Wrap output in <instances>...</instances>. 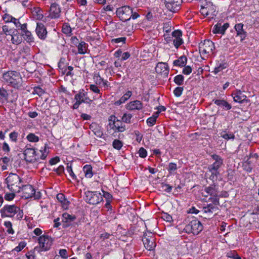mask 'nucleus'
<instances>
[{
	"label": "nucleus",
	"instance_id": "1",
	"mask_svg": "<svg viewBox=\"0 0 259 259\" xmlns=\"http://www.w3.org/2000/svg\"><path fill=\"white\" fill-rule=\"evenodd\" d=\"M0 212L2 218H12L16 215L15 219L19 221L22 219L24 214L23 210L15 204L4 205Z\"/></svg>",
	"mask_w": 259,
	"mask_h": 259
},
{
	"label": "nucleus",
	"instance_id": "2",
	"mask_svg": "<svg viewBox=\"0 0 259 259\" xmlns=\"http://www.w3.org/2000/svg\"><path fill=\"white\" fill-rule=\"evenodd\" d=\"M48 148V144H45L44 149L40 150L41 155L39 157L38 154H36L34 149L29 147L27 145L24 151V159L29 162H34L38 161L39 159H45L49 153V151H47Z\"/></svg>",
	"mask_w": 259,
	"mask_h": 259
},
{
	"label": "nucleus",
	"instance_id": "3",
	"mask_svg": "<svg viewBox=\"0 0 259 259\" xmlns=\"http://www.w3.org/2000/svg\"><path fill=\"white\" fill-rule=\"evenodd\" d=\"M3 78L5 82L15 89H21L23 87L22 78L19 72L9 71L3 74Z\"/></svg>",
	"mask_w": 259,
	"mask_h": 259
},
{
	"label": "nucleus",
	"instance_id": "4",
	"mask_svg": "<svg viewBox=\"0 0 259 259\" xmlns=\"http://www.w3.org/2000/svg\"><path fill=\"white\" fill-rule=\"evenodd\" d=\"M8 188L12 192L21 191L22 180L16 174L10 173L6 179Z\"/></svg>",
	"mask_w": 259,
	"mask_h": 259
},
{
	"label": "nucleus",
	"instance_id": "5",
	"mask_svg": "<svg viewBox=\"0 0 259 259\" xmlns=\"http://www.w3.org/2000/svg\"><path fill=\"white\" fill-rule=\"evenodd\" d=\"M215 49L214 43L209 40H204L199 44V51L201 56L207 57L213 54Z\"/></svg>",
	"mask_w": 259,
	"mask_h": 259
},
{
	"label": "nucleus",
	"instance_id": "6",
	"mask_svg": "<svg viewBox=\"0 0 259 259\" xmlns=\"http://www.w3.org/2000/svg\"><path fill=\"white\" fill-rule=\"evenodd\" d=\"M39 246L34 247L38 252L46 251L50 249L53 244L52 238L48 235H42L38 238Z\"/></svg>",
	"mask_w": 259,
	"mask_h": 259
},
{
	"label": "nucleus",
	"instance_id": "7",
	"mask_svg": "<svg viewBox=\"0 0 259 259\" xmlns=\"http://www.w3.org/2000/svg\"><path fill=\"white\" fill-rule=\"evenodd\" d=\"M211 157L212 158L214 162L208 166V169L209 171L211 174L210 177L213 178L214 176L217 177L219 174L218 169L221 167L223 164V159L219 155L215 154L211 155Z\"/></svg>",
	"mask_w": 259,
	"mask_h": 259
},
{
	"label": "nucleus",
	"instance_id": "8",
	"mask_svg": "<svg viewBox=\"0 0 259 259\" xmlns=\"http://www.w3.org/2000/svg\"><path fill=\"white\" fill-rule=\"evenodd\" d=\"M21 191L22 192V197L25 199L34 198V199H39L41 198V193L39 191L36 192L31 185L22 186Z\"/></svg>",
	"mask_w": 259,
	"mask_h": 259
},
{
	"label": "nucleus",
	"instance_id": "9",
	"mask_svg": "<svg viewBox=\"0 0 259 259\" xmlns=\"http://www.w3.org/2000/svg\"><path fill=\"white\" fill-rule=\"evenodd\" d=\"M184 230L188 234L197 235L203 230V226L199 221L195 219L186 225Z\"/></svg>",
	"mask_w": 259,
	"mask_h": 259
},
{
	"label": "nucleus",
	"instance_id": "10",
	"mask_svg": "<svg viewBox=\"0 0 259 259\" xmlns=\"http://www.w3.org/2000/svg\"><path fill=\"white\" fill-rule=\"evenodd\" d=\"M108 127L115 132H123L125 131V125L122 121L117 119L114 115H111L109 117Z\"/></svg>",
	"mask_w": 259,
	"mask_h": 259
},
{
	"label": "nucleus",
	"instance_id": "11",
	"mask_svg": "<svg viewBox=\"0 0 259 259\" xmlns=\"http://www.w3.org/2000/svg\"><path fill=\"white\" fill-rule=\"evenodd\" d=\"M103 200L101 193L98 192L88 191L85 193V200L91 204L95 205Z\"/></svg>",
	"mask_w": 259,
	"mask_h": 259
},
{
	"label": "nucleus",
	"instance_id": "12",
	"mask_svg": "<svg viewBox=\"0 0 259 259\" xmlns=\"http://www.w3.org/2000/svg\"><path fill=\"white\" fill-rule=\"evenodd\" d=\"M116 13L120 20L125 22L131 18L132 9L129 6H123L117 9Z\"/></svg>",
	"mask_w": 259,
	"mask_h": 259
},
{
	"label": "nucleus",
	"instance_id": "13",
	"mask_svg": "<svg viewBox=\"0 0 259 259\" xmlns=\"http://www.w3.org/2000/svg\"><path fill=\"white\" fill-rule=\"evenodd\" d=\"M142 241L145 247L148 250H152L156 246L153 234L151 232L145 233L143 235Z\"/></svg>",
	"mask_w": 259,
	"mask_h": 259
},
{
	"label": "nucleus",
	"instance_id": "14",
	"mask_svg": "<svg viewBox=\"0 0 259 259\" xmlns=\"http://www.w3.org/2000/svg\"><path fill=\"white\" fill-rule=\"evenodd\" d=\"M76 217L75 215H71L67 212L62 214V222L63 228H67L70 226H78V224L74 221L76 220Z\"/></svg>",
	"mask_w": 259,
	"mask_h": 259
},
{
	"label": "nucleus",
	"instance_id": "15",
	"mask_svg": "<svg viewBox=\"0 0 259 259\" xmlns=\"http://www.w3.org/2000/svg\"><path fill=\"white\" fill-rule=\"evenodd\" d=\"M74 99L79 101L81 104L84 103L89 105L93 103V100L89 98L88 96V93L85 92L84 90H80L78 93L75 95Z\"/></svg>",
	"mask_w": 259,
	"mask_h": 259
},
{
	"label": "nucleus",
	"instance_id": "16",
	"mask_svg": "<svg viewBox=\"0 0 259 259\" xmlns=\"http://www.w3.org/2000/svg\"><path fill=\"white\" fill-rule=\"evenodd\" d=\"M182 3V0H164L166 8L172 12L179 10Z\"/></svg>",
	"mask_w": 259,
	"mask_h": 259
},
{
	"label": "nucleus",
	"instance_id": "17",
	"mask_svg": "<svg viewBox=\"0 0 259 259\" xmlns=\"http://www.w3.org/2000/svg\"><path fill=\"white\" fill-rule=\"evenodd\" d=\"M215 11V6L212 5V3L209 2H206L205 4L201 6L200 10V13L203 16H207L209 14L214 15L213 14Z\"/></svg>",
	"mask_w": 259,
	"mask_h": 259
},
{
	"label": "nucleus",
	"instance_id": "18",
	"mask_svg": "<svg viewBox=\"0 0 259 259\" xmlns=\"http://www.w3.org/2000/svg\"><path fill=\"white\" fill-rule=\"evenodd\" d=\"M155 71L162 76L166 77L168 76L169 73L168 66L165 63L159 62L155 67Z\"/></svg>",
	"mask_w": 259,
	"mask_h": 259
},
{
	"label": "nucleus",
	"instance_id": "19",
	"mask_svg": "<svg viewBox=\"0 0 259 259\" xmlns=\"http://www.w3.org/2000/svg\"><path fill=\"white\" fill-rule=\"evenodd\" d=\"M61 8L56 3L51 4L49 10V17L51 19H57L60 16Z\"/></svg>",
	"mask_w": 259,
	"mask_h": 259
},
{
	"label": "nucleus",
	"instance_id": "20",
	"mask_svg": "<svg viewBox=\"0 0 259 259\" xmlns=\"http://www.w3.org/2000/svg\"><path fill=\"white\" fill-rule=\"evenodd\" d=\"M171 38L174 46L178 49L183 43V40L182 38V32L181 30H176L172 33Z\"/></svg>",
	"mask_w": 259,
	"mask_h": 259
},
{
	"label": "nucleus",
	"instance_id": "21",
	"mask_svg": "<svg viewBox=\"0 0 259 259\" xmlns=\"http://www.w3.org/2000/svg\"><path fill=\"white\" fill-rule=\"evenodd\" d=\"M35 32L39 38L45 40L47 36V28L42 23H37L35 28Z\"/></svg>",
	"mask_w": 259,
	"mask_h": 259
},
{
	"label": "nucleus",
	"instance_id": "22",
	"mask_svg": "<svg viewBox=\"0 0 259 259\" xmlns=\"http://www.w3.org/2000/svg\"><path fill=\"white\" fill-rule=\"evenodd\" d=\"M232 96L235 102L242 103L247 101L246 99V96L240 90H236L233 92L232 94Z\"/></svg>",
	"mask_w": 259,
	"mask_h": 259
},
{
	"label": "nucleus",
	"instance_id": "23",
	"mask_svg": "<svg viewBox=\"0 0 259 259\" xmlns=\"http://www.w3.org/2000/svg\"><path fill=\"white\" fill-rule=\"evenodd\" d=\"M143 108V103L139 100H135L126 105V108L128 110H140Z\"/></svg>",
	"mask_w": 259,
	"mask_h": 259
},
{
	"label": "nucleus",
	"instance_id": "24",
	"mask_svg": "<svg viewBox=\"0 0 259 259\" xmlns=\"http://www.w3.org/2000/svg\"><path fill=\"white\" fill-rule=\"evenodd\" d=\"M10 36L11 37L12 43L13 44L19 45L22 41V34H20L17 29L13 30Z\"/></svg>",
	"mask_w": 259,
	"mask_h": 259
},
{
	"label": "nucleus",
	"instance_id": "25",
	"mask_svg": "<svg viewBox=\"0 0 259 259\" xmlns=\"http://www.w3.org/2000/svg\"><path fill=\"white\" fill-rule=\"evenodd\" d=\"M229 26L228 23H224L223 25L221 23H217L213 27L212 32L213 33L224 34Z\"/></svg>",
	"mask_w": 259,
	"mask_h": 259
},
{
	"label": "nucleus",
	"instance_id": "26",
	"mask_svg": "<svg viewBox=\"0 0 259 259\" xmlns=\"http://www.w3.org/2000/svg\"><path fill=\"white\" fill-rule=\"evenodd\" d=\"M93 78L97 85L107 88L110 87V83L102 78L99 74H95Z\"/></svg>",
	"mask_w": 259,
	"mask_h": 259
},
{
	"label": "nucleus",
	"instance_id": "27",
	"mask_svg": "<svg viewBox=\"0 0 259 259\" xmlns=\"http://www.w3.org/2000/svg\"><path fill=\"white\" fill-rule=\"evenodd\" d=\"M243 24L238 23L235 25L234 28L236 31L237 36L240 38V40H243L246 37V32L243 30Z\"/></svg>",
	"mask_w": 259,
	"mask_h": 259
},
{
	"label": "nucleus",
	"instance_id": "28",
	"mask_svg": "<svg viewBox=\"0 0 259 259\" xmlns=\"http://www.w3.org/2000/svg\"><path fill=\"white\" fill-rule=\"evenodd\" d=\"M56 197L57 200L61 203L62 207L65 209H67L69 202L65 198V195L62 193H59L57 195Z\"/></svg>",
	"mask_w": 259,
	"mask_h": 259
},
{
	"label": "nucleus",
	"instance_id": "29",
	"mask_svg": "<svg viewBox=\"0 0 259 259\" xmlns=\"http://www.w3.org/2000/svg\"><path fill=\"white\" fill-rule=\"evenodd\" d=\"M90 128L97 137L101 138L103 135L101 127L95 123L91 124Z\"/></svg>",
	"mask_w": 259,
	"mask_h": 259
},
{
	"label": "nucleus",
	"instance_id": "30",
	"mask_svg": "<svg viewBox=\"0 0 259 259\" xmlns=\"http://www.w3.org/2000/svg\"><path fill=\"white\" fill-rule=\"evenodd\" d=\"M213 103L217 105L222 107L225 110H228L231 109V105L224 100H213Z\"/></svg>",
	"mask_w": 259,
	"mask_h": 259
},
{
	"label": "nucleus",
	"instance_id": "31",
	"mask_svg": "<svg viewBox=\"0 0 259 259\" xmlns=\"http://www.w3.org/2000/svg\"><path fill=\"white\" fill-rule=\"evenodd\" d=\"M187 62V58L186 56L183 55L180 57L177 60L173 62V65L175 66L182 67L185 66Z\"/></svg>",
	"mask_w": 259,
	"mask_h": 259
},
{
	"label": "nucleus",
	"instance_id": "32",
	"mask_svg": "<svg viewBox=\"0 0 259 259\" xmlns=\"http://www.w3.org/2000/svg\"><path fill=\"white\" fill-rule=\"evenodd\" d=\"M33 17L36 20H42L44 17L42 10L39 7H34L32 10Z\"/></svg>",
	"mask_w": 259,
	"mask_h": 259
},
{
	"label": "nucleus",
	"instance_id": "33",
	"mask_svg": "<svg viewBox=\"0 0 259 259\" xmlns=\"http://www.w3.org/2000/svg\"><path fill=\"white\" fill-rule=\"evenodd\" d=\"M204 191L211 196H216L218 195V190L215 188V186L211 185L204 188Z\"/></svg>",
	"mask_w": 259,
	"mask_h": 259
},
{
	"label": "nucleus",
	"instance_id": "34",
	"mask_svg": "<svg viewBox=\"0 0 259 259\" xmlns=\"http://www.w3.org/2000/svg\"><path fill=\"white\" fill-rule=\"evenodd\" d=\"M76 47L77 48L78 54L82 55L87 53L88 45L84 41H81Z\"/></svg>",
	"mask_w": 259,
	"mask_h": 259
},
{
	"label": "nucleus",
	"instance_id": "35",
	"mask_svg": "<svg viewBox=\"0 0 259 259\" xmlns=\"http://www.w3.org/2000/svg\"><path fill=\"white\" fill-rule=\"evenodd\" d=\"M22 36L23 37L24 39L29 44L34 43V37L31 32L28 30L24 32H21Z\"/></svg>",
	"mask_w": 259,
	"mask_h": 259
},
{
	"label": "nucleus",
	"instance_id": "36",
	"mask_svg": "<svg viewBox=\"0 0 259 259\" xmlns=\"http://www.w3.org/2000/svg\"><path fill=\"white\" fill-rule=\"evenodd\" d=\"M219 209L218 207L213 205L212 204H208L207 206L203 207V211L204 213H211L212 214L213 211H215Z\"/></svg>",
	"mask_w": 259,
	"mask_h": 259
},
{
	"label": "nucleus",
	"instance_id": "37",
	"mask_svg": "<svg viewBox=\"0 0 259 259\" xmlns=\"http://www.w3.org/2000/svg\"><path fill=\"white\" fill-rule=\"evenodd\" d=\"M132 94V93L131 91H127L123 96L120 98L119 100L115 102V105L119 106L120 104L125 103V102L131 97Z\"/></svg>",
	"mask_w": 259,
	"mask_h": 259
},
{
	"label": "nucleus",
	"instance_id": "38",
	"mask_svg": "<svg viewBox=\"0 0 259 259\" xmlns=\"http://www.w3.org/2000/svg\"><path fill=\"white\" fill-rule=\"evenodd\" d=\"M83 171L86 178H91L93 176L92 167L91 165L87 164L83 167Z\"/></svg>",
	"mask_w": 259,
	"mask_h": 259
},
{
	"label": "nucleus",
	"instance_id": "39",
	"mask_svg": "<svg viewBox=\"0 0 259 259\" xmlns=\"http://www.w3.org/2000/svg\"><path fill=\"white\" fill-rule=\"evenodd\" d=\"M228 67L227 63L222 62L219 63L214 68L213 72L215 74H218L219 72L222 71L223 69L226 68Z\"/></svg>",
	"mask_w": 259,
	"mask_h": 259
},
{
	"label": "nucleus",
	"instance_id": "40",
	"mask_svg": "<svg viewBox=\"0 0 259 259\" xmlns=\"http://www.w3.org/2000/svg\"><path fill=\"white\" fill-rule=\"evenodd\" d=\"M242 167L244 170L248 172H250L253 168L252 162L249 159H248L242 164Z\"/></svg>",
	"mask_w": 259,
	"mask_h": 259
},
{
	"label": "nucleus",
	"instance_id": "41",
	"mask_svg": "<svg viewBox=\"0 0 259 259\" xmlns=\"http://www.w3.org/2000/svg\"><path fill=\"white\" fill-rule=\"evenodd\" d=\"M62 31L67 36H70L72 34L71 28L69 24L66 23L63 24Z\"/></svg>",
	"mask_w": 259,
	"mask_h": 259
},
{
	"label": "nucleus",
	"instance_id": "42",
	"mask_svg": "<svg viewBox=\"0 0 259 259\" xmlns=\"http://www.w3.org/2000/svg\"><path fill=\"white\" fill-rule=\"evenodd\" d=\"M221 137L225 140H234L235 139V135L232 133H227L225 131H223L221 133Z\"/></svg>",
	"mask_w": 259,
	"mask_h": 259
},
{
	"label": "nucleus",
	"instance_id": "43",
	"mask_svg": "<svg viewBox=\"0 0 259 259\" xmlns=\"http://www.w3.org/2000/svg\"><path fill=\"white\" fill-rule=\"evenodd\" d=\"M8 97L9 94L7 91L3 88H0V100L7 101Z\"/></svg>",
	"mask_w": 259,
	"mask_h": 259
},
{
	"label": "nucleus",
	"instance_id": "44",
	"mask_svg": "<svg viewBox=\"0 0 259 259\" xmlns=\"http://www.w3.org/2000/svg\"><path fill=\"white\" fill-rule=\"evenodd\" d=\"M184 81V77L181 74L176 75L174 77V81L178 85L183 84Z\"/></svg>",
	"mask_w": 259,
	"mask_h": 259
},
{
	"label": "nucleus",
	"instance_id": "45",
	"mask_svg": "<svg viewBox=\"0 0 259 259\" xmlns=\"http://www.w3.org/2000/svg\"><path fill=\"white\" fill-rule=\"evenodd\" d=\"M4 226L7 228V232L9 234H13L14 231L12 228V224L10 221H6L4 224Z\"/></svg>",
	"mask_w": 259,
	"mask_h": 259
},
{
	"label": "nucleus",
	"instance_id": "46",
	"mask_svg": "<svg viewBox=\"0 0 259 259\" xmlns=\"http://www.w3.org/2000/svg\"><path fill=\"white\" fill-rule=\"evenodd\" d=\"M27 139L31 142H37L39 141V137L34 134L30 133L27 136Z\"/></svg>",
	"mask_w": 259,
	"mask_h": 259
},
{
	"label": "nucleus",
	"instance_id": "47",
	"mask_svg": "<svg viewBox=\"0 0 259 259\" xmlns=\"http://www.w3.org/2000/svg\"><path fill=\"white\" fill-rule=\"evenodd\" d=\"M112 145L114 148L120 150L122 147L123 144L121 141L116 139L113 141Z\"/></svg>",
	"mask_w": 259,
	"mask_h": 259
},
{
	"label": "nucleus",
	"instance_id": "48",
	"mask_svg": "<svg viewBox=\"0 0 259 259\" xmlns=\"http://www.w3.org/2000/svg\"><path fill=\"white\" fill-rule=\"evenodd\" d=\"M157 116L152 115V116L149 117L147 120V123L149 126H153L156 121Z\"/></svg>",
	"mask_w": 259,
	"mask_h": 259
},
{
	"label": "nucleus",
	"instance_id": "49",
	"mask_svg": "<svg viewBox=\"0 0 259 259\" xmlns=\"http://www.w3.org/2000/svg\"><path fill=\"white\" fill-rule=\"evenodd\" d=\"M45 91L41 88L39 86L35 87L34 88L33 92L34 94H37L39 96H41L45 94Z\"/></svg>",
	"mask_w": 259,
	"mask_h": 259
},
{
	"label": "nucleus",
	"instance_id": "50",
	"mask_svg": "<svg viewBox=\"0 0 259 259\" xmlns=\"http://www.w3.org/2000/svg\"><path fill=\"white\" fill-rule=\"evenodd\" d=\"M132 117V115L130 113H124L122 117V121L125 123H130Z\"/></svg>",
	"mask_w": 259,
	"mask_h": 259
},
{
	"label": "nucleus",
	"instance_id": "51",
	"mask_svg": "<svg viewBox=\"0 0 259 259\" xmlns=\"http://www.w3.org/2000/svg\"><path fill=\"white\" fill-rule=\"evenodd\" d=\"M66 170L69 173L70 176L73 180L76 179V176L73 172L72 167L71 165H69V163L67 164V166L66 167Z\"/></svg>",
	"mask_w": 259,
	"mask_h": 259
},
{
	"label": "nucleus",
	"instance_id": "52",
	"mask_svg": "<svg viewBox=\"0 0 259 259\" xmlns=\"http://www.w3.org/2000/svg\"><path fill=\"white\" fill-rule=\"evenodd\" d=\"M161 188L164 191L168 193H170L172 190L171 186H170L169 184L164 183H162L161 184Z\"/></svg>",
	"mask_w": 259,
	"mask_h": 259
},
{
	"label": "nucleus",
	"instance_id": "53",
	"mask_svg": "<svg viewBox=\"0 0 259 259\" xmlns=\"http://www.w3.org/2000/svg\"><path fill=\"white\" fill-rule=\"evenodd\" d=\"M103 195H102V197H104L106 201H111L112 200V195L108 192L105 191L104 190H102Z\"/></svg>",
	"mask_w": 259,
	"mask_h": 259
},
{
	"label": "nucleus",
	"instance_id": "54",
	"mask_svg": "<svg viewBox=\"0 0 259 259\" xmlns=\"http://www.w3.org/2000/svg\"><path fill=\"white\" fill-rule=\"evenodd\" d=\"M167 169L169 174L171 175L173 171L177 169V165L176 163L171 162L169 164Z\"/></svg>",
	"mask_w": 259,
	"mask_h": 259
},
{
	"label": "nucleus",
	"instance_id": "55",
	"mask_svg": "<svg viewBox=\"0 0 259 259\" xmlns=\"http://www.w3.org/2000/svg\"><path fill=\"white\" fill-rule=\"evenodd\" d=\"M183 87H177L174 91V94L177 97H180L183 92Z\"/></svg>",
	"mask_w": 259,
	"mask_h": 259
},
{
	"label": "nucleus",
	"instance_id": "56",
	"mask_svg": "<svg viewBox=\"0 0 259 259\" xmlns=\"http://www.w3.org/2000/svg\"><path fill=\"white\" fill-rule=\"evenodd\" d=\"M90 89L94 92L95 93L99 94H100V97H101L102 93H101L100 90L99 89V88L97 86V85L95 84H91L90 86Z\"/></svg>",
	"mask_w": 259,
	"mask_h": 259
},
{
	"label": "nucleus",
	"instance_id": "57",
	"mask_svg": "<svg viewBox=\"0 0 259 259\" xmlns=\"http://www.w3.org/2000/svg\"><path fill=\"white\" fill-rule=\"evenodd\" d=\"M14 18H15L13 17L12 16L8 14H5L3 16V19L6 23H8V22H13Z\"/></svg>",
	"mask_w": 259,
	"mask_h": 259
},
{
	"label": "nucleus",
	"instance_id": "58",
	"mask_svg": "<svg viewBox=\"0 0 259 259\" xmlns=\"http://www.w3.org/2000/svg\"><path fill=\"white\" fill-rule=\"evenodd\" d=\"M126 40V37H121L117 38H114L112 39V42L115 44H119L121 42L122 44H125Z\"/></svg>",
	"mask_w": 259,
	"mask_h": 259
},
{
	"label": "nucleus",
	"instance_id": "59",
	"mask_svg": "<svg viewBox=\"0 0 259 259\" xmlns=\"http://www.w3.org/2000/svg\"><path fill=\"white\" fill-rule=\"evenodd\" d=\"M26 245L25 242L22 241L19 243L18 246H16L14 249L16 251L19 252L25 247Z\"/></svg>",
	"mask_w": 259,
	"mask_h": 259
},
{
	"label": "nucleus",
	"instance_id": "60",
	"mask_svg": "<svg viewBox=\"0 0 259 259\" xmlns=\"http://www.w3.org/2000/svg\"><path fill=\"white\" fill-rule=\"evenodd\" d=\"M138 153L139 154V156L142 158H145L147 156V151L145 149H144L143 147L140 148Z\"/></svg>",
	"mask_w": 259,
	"mask_h": 259
},
{
	"label": "nucleus",
	"instance_id": "61",
	"mask_svg": "<svg viewBox=\"0 0 259 259\" xmlns=\"http://www.w3.org/2000/svg\"><path fill=\"white\" fill-rule=\"evenodd\" d=\"M184 68L183 69V73L185 75H189L190 74L192 71V69L191 67L190 66H184Z\"/></svg>",
	"mask_w": 259,
	"mask_h": 259
},
{
	"label": "nucleus",
	"instance_id": "62",
	"mask_svg": "<svg viewBox=\"0 0 259 259\" xmlns=\"http://www.w3.org/2000/svg\"><path fill=\"white\" fill-rule=\"evenodd\" d=\"M209 199L212 202V204L213 205H215L217 206V205H220L219 198L218 197V195L216 196H212V197H210Z\"/></svg>",
	"mask_w": 259,
	"mask_h": 259
},
{
	"label": "nucleus",
	"instance_id": "63",
	"mask_svg": "<svg viewBox=\"0 0 259 259\" xmlns=\"http://www.w3.org/2000/svg\"><path fill=\"white\" fill-rule=\"evenodd\" d=\"M2 28H3V31L6 35H7V36L10 35V34L12 33V32H11L12 30L9 29V27L7 25H4L2 27Z\"/></svg>",
	"mask_w": 259,
	"mask_h": 259
},
{
	"label": "nucleus",
	"instance_id": "64",
	"mask_svg": "<svg viewBox=\"0 0 259 259\" xmlns=\"http://www.w3.org/2000/svg\"><path fill=\"white\" fill-rule=\"evenodd\" d=\"M35 251H36V250H35V249H34L33 250H31L27 253H26V256L27 258V259H35L34 252Z\"/></svg>",
	"mask_w": 259,
	"mask_h": 259
}]
</instances>
